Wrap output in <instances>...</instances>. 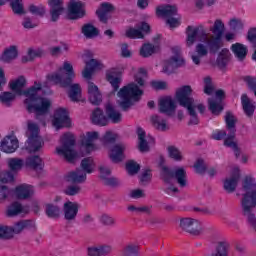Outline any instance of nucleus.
I'll return each mask as SVG.
<instances>
[{"label":"nucleus","mask_w":256,"mask_h":256,"mask_svg":"<svg viewBox=\"0 0 256 256\" xmlns=\"http://www.w3.org/2000/svg\"><path fill=\"white\" fill-rule=\"evenodd\" d=\"M175 109H177V105L175 104V100L171 97H166L160 100L159 102V113H165L168 117H171L175 113Z\"/></svg>","instance_id":"obj_23"},{"label":"nucleus","mask_w":256,"mask_h":256,"mask_svg":"<svg viewBox=\"0 0 256 256\" xmlns=\"http://www.w3.org/2000/svg\"><path fill=\"white\" fill-rule=\"evenodd\" d=\"M93 171H95V162L93 161V158H84L80 163V168L67 173L65 181L74 184L85 183V181H87V174L91 175Z\"/></svg>","instance_id":"obj_7"},{"label":"nucleus","mask_w":256,"mask_h":256,"mask_svg":"<svg viewBox=\"0 0 256 256\" xmlns=\"http://www.w3.org/2000/svg\"><path fill=\"white\" fill-rule=\"evenodd\" d=\"M81 33L86 37V39H93L99 35V29L91 23L84 24L81 29Z\"/></svg>","instance_id":"obj_43"},{"label":"nucleus","mask_w":256,"mask_h":256,"mask_svg":"<svg viewBox=\"0 0 256 256\" xmlns=\"http://www.w3.org/2000/svg\"><path fill=\"white\" fill-rule=\"evenodd\" d=\"M143 95V90L134 82L122 87L117 96L119 97L118 106L122 111H129L133 107V101H139Z\"/></svg>","instance_id":"obj_6"},{"label":"nucleus","mask_w":256,"mask_h":256,"mask_svg":"<svg viewBox=\"0 0 256 256\" xmlns=\"http://www.w3.org/2000/svg\"><path fill=\"white\" fill-rule=\"evenodd\" d=\"M57 155H61L68 163H75L79 153L75 150V136L71 133H66L62 139V146L56 148Z\"/></svg>","instance_id":"obj_9"},{"label":"nucleus","mask_w":256,"mask_h":256,"mask_svg":"<svg viewBox=\"0 0 256 256\" xmlns=\"http://www.w3.org/2000/svg\"><path fill=\"white\" fill-rule=\"evenodd\" d=\"M229 242L219 241L216 243L214 250L210 256H229Z\"/></svg>","instance_id":"obj_36"},{"label":"nucleus","mask_w":256,"mask_h":256,"mask_svg":"<svg viewBox=\"0 0 256 256\" xmlns=\"http://www.w3.org/2000/svg\"><path fill=\"white\" fill-rule=\"evenodd\" d=\"M138 73L139 74L135 76V82L139 87H145V77H147V70L140 68Z\"/></svg>","instance_id":"obj_60"},{"label":"nucleus","mask_w":256,"mask_h":256,"mask_svg":"<svg viewBox=\"0 0 256 256\" xmlns=\"http://www.w3.org/2000/svg\"><path fill=\"white\" fill-rule=\"evenodd\" d=\"M17 95L13 92H2L0 94V101L2 105L5 107H11V103L15 101Z\"/></svg>","instance_id":"obj_50"},{"label":"nucleus","mask_w":256,"mask_h":256,"mask_svg":"<svg viewBox=\"0 0 256 256\" xmlns=\"http://www.w3.org/2000/svg\"><path fill=\"white\" fill-rule=\"evenodd\" d=\"M225 123H226V129L230 131V133H237V129L235 128L237 125V117L233 114V112H226L225 114Z\"/></svg>","instance_id":"obj_44"},{"label":"nucleus","mask_w":256,"mask_h":256,"mask_svg":"<svg viewBox=\"0 0 256 256\" xmlns=\"http://www.w3.org/2000/svg\"><path fill=\"white\" fill-rule=\"evenodd\" d=\"M19 149V140L15 136H6L0 142V151L15 153Z\"/></svg>","instance_id":"obj_19"},{"label":"nucleus","mask_w":256,"mask_h":256,"mask_svg":"<svg viewBox=\"0 0 256 256\" xmlns=\"http://www.w3.org/2000/svg\"><path fill=\"white\" fill-rule=\"evenodd\" d=\"M102 141L105 144L115 143V141H117V135L113 134V132H111V131H107L104 134Z\"/></svg>","instance_id":"obj_63"},{"label":"nucleus","mask_w":256,"mask_h":256,"mask_svg":"<svg viewBox=\"0 0 256 256\" xmlns=\"http://www.w3.org/2000/svg\"><path fill=\"white\" fill-rule=\"evenodd\" d=\"M12 239L14 238L11 226L0 224V241H11Z\"/></svg>","instance_id":"obj_53"},{"label":"nucleus","mask_w":256,"mask_h":256,"mask_svg":"<svg viewBox=\"0 0 256 256\" xmlns=\"http://www.w3.org/2000/svg\"><path fill=\"white\" fill-rule=\"evenodd\" d=\"M208 109L209 111H211L212 115H221V113L223 112V105H221V102H217L209 98Z\"/></svg>","instance_id":"obj_52"},{"label":"nucleus","mask_w":256,"mask_h":256,"mask_svg":"<svg viewBox=\"0 0 256 256\" xmlns=\"http://www.w3.org/2000/svg\"><path fill=\"white\" fill-rule=\"evenodd\" d=\"M179 227L190 235L198 236L203 233V226H201V222L197 219L180 218Z\"/></svg>","instance_id":"obj_12"},{"label":"nucleus","mask_w":256,"mask_h":256,"mask_svg":"<svg viewBox=\"0 0 256 256\" xmlns=\"http://www.w3.org/2000/svg\"><path fill=\"white\" fill-rule=\"evenodd\" d=\"M194 169L195 173H197L198 175H205V173H207V169H209V166L207 165V162L203 160V158H199L194 163Z\"/></svg>","instance_id":"obj_54"},{"label":"nucleus","mask_w":256,"mask_h":256,"mask_svg":"<svg viewBox=\"0 0 256 256\" xmlns=\"http://www.w3.org/2000/svg\"><path fill=\"white\" fill-rule=\"evenodd\" d=\"M159 45H154L151 43H145L140 48V56L147 58L151 57V55H155V53H159Z\"/></svg>","instance_id":"obj_40"},{"label":"nucleus","mask_w":256,"mask_h":256,"mask_svg":"<svg viewBox=\"0 0 256 256\" xmlns=\"http://www.w3.org/2000/svg\"><path fill=\"white\" fill-rule=\"evenodd\" d=\"M88 99L92 105H101L103 102V95L99 91V87L91 81H88Z\"/></svg>","instance_id":"obj_22"},{"label":"nucleus","mask_w":256,"mask_h":256,"mask_svg":"<svg viewBox=\"0 0 256 256\" xmlns=\"http://www.w3.org/2000/svg\"><path fill=\"white\" fill-rule=\"evenodd\" d=\"M126 170L129 175H137L141 170V166L137 162L131 160L126 164Z\"/></svg>","instance_id":"obj_58"},{"label":"nucleus","mask_w":256,"mask_h":256,"mask_svg":"<svg viewBox=\"0 0 256 256\" xmlns=\"http://www.w3.org/2000/svg\"><path fill=\"white\" fill-rule=\"evenodd\" d=\"M129 197H131V199H143L146 197L145 190H141V189L132 190L129 194Z\"/></svg>","instance_id":"obj_64"},{"label":"nucleus","mask_w":256,"mask_h":256,"mask_svg":"<svg viewBox=\"0 0 256 256\" xmlns=\"http://www.w3.org/2000/svg\"><path fill=\"white\" fill-rule=\"evenodd\" d=\"M17 57H19V50L17 49V46L12 45L4 49L0 56V61L1 63H13Z\"/></svg>","instance_id":"obj_28"},{"label":"nucleus","mask_w":256,"mask_h":256,"mask_svg":"<svg viewBox=\"0 0 256 256\" xmlns=\"http://www.w3.org/2000/svg\"><path fill=\"white\" fill-rule=\"evenodd\" d=\"M216 63L220 69H225V67H227V63H229V50H221L216 60Z\"/></svg>","instance_id":"obj_49"},{"label":"nucleus","mask_w":256,"mask_h":256,"mask_svg":"<svg viewBox=\"0 0 256 256\" xmlns=\"http://www.w3.org/2000/svg\"><path fill=\"white\" fill-rule=\"evenodd\" d=\"M14 193H15L16 199L25 200V199H30V197H33L34 191H33V187L27 184H22L15 188Z\"/></svg>","instance_id":"obj_30"},{"label":"nucleus","mask_w":256,"mask_h":256,"mask_svg":"<svg viewBox=\"0 0 256 256\" xmlns=\"http://www.w3.org/2000/svg\"><path fill=\"white\" fill-rule=\"evenodd\" d=\"M87 253L89 256H106L111 253V246H93L88 247Z\"/></svg>","instance_id":"obj_39"},{"label":"nucleus","mask_w":256,"mask_h":256,"mask_svg":"<svg viewBox=\"0 0 256 256\" xmlns=\"http://www.w3.org/2000/svg\"><path fill=\"white\" fill-rule=\"evenodd\" d=\"M48 5L50 7V21L52 23H57V21H59V17H61V15H63V11H65L63 0H48Z\"/></svg>","instance_id":"obj_16"},{"label":"nucleus","mask_w":256,"mask_h":256,"mask_svg":"<svg viewBox=\"0 0 256 256\" xmlns=\"http://www.w3.org/2000/svg\"><path fill=\"white\" fill-rule=\"evenodd\" d=\"M26 137H28L27 149L30 153H37V151H41V149L45 145L43 138L39 136V126H37V124L35 123L28 124Z\"/></svg>","instance_id":"obj_10"},{"label":"nucleus","mask_w":256,"mask_h":256,"mask_svg":"<svg viewBox=\"0 0 256 256\" xmlns=\"http://www.w3.org/2000/svg\"><path fill=\"white\" fill-rule=\"evenodd\" d=\"M180 67H185V59L170 57L168 60L164 61L162 73L173 75Z\"/></svg>","instance_id":"obj_17"},{"label":"nucleus","mask_w":256,"mask_h":256,"mask_svg":"<svg viewBox=\"0 0 256 256\" xmlns=\"http://www.w3.org/2000/svg\"><path fill=\"white\" fill-rule=\"evenodd\" d=\"M10 89L14 91L16 95H24L26 97L24 103L27 105V111L29 113H36V119L41 120V117L47 115L51 109V100L43 98L39 95V91L42 89V84L34 82V86L30 87L27 90H23L27 85V80L25 76H19L13 82H10Z\"/></svg>","instance_id":"obj_2"},{"label":"nucleus","mask_w":256,"mask_h":256,"mask_svg":"<svg viewBox=\"0 0 256 256\" xmlns=\"http://www.w3.org/2000/svg\"><path fill=\"white\" fill-rule=\"evenodd\" d=\"M49 51L52 57H59L63 51L66 53L69 51V45L67 43H60V46L52 47Z\"/></svg>","instance_id":"obj_55"},{"label":"nucleus","mask_w":256,"mask_h":256,"mask_svg":"<svg viewBox=\"0 0 256 256\" xmlns=\"http://www.w3.org/2000/svg\"><path fill=\"white\" fill-rule=\"evenodd\" d=\"M85 65L86 66L82 71V77H84V79H88V81H90L93 77V73L97 71V69H103V63L97 59H90L85 62Z\"/></svg>","instance_id":"obj_21"},{"label":"nucleus","mask_w":256,"mask_h":256,"mask_svg":"<svg viewBox=\"0 0 256 256\" xmlns=\"http://www.w3.org/2000/svg\"><path fill=\"white\" fill-rule=\"evenodd\" d=\"M8 167L10 171H21L23 169V165H25V161L21 158H8L7 159Z\"/></svg>","instance_id":"obj_48"},{"label":"nucleus","mask_w":256,"mask_h":256,"mask_svg":"<svg viewBox=\"0 0 256 256\" xmlns=\"http://www.w3.org/2000/svg\"><path fill=\"white\" fill-rule=\"evenodd\" d=\"M241 103L245 115H247L248 117H253L256 106L255 104L251 103V99H249V96H247V94H242Z\"/></svg>","instance_id":"obj_35"},{"label":"nucleus","mask_w":256,"mask_h":256,"mask_svg":"<svg viewBox=\"0 0 256 256\" xmlns=\"http://www.w3.org/2000/svg\"><path fill=\"white\" fill-rule=\"evenodd\" d=\"M156 15L158 17H165L167 19L171 17H175V15H177V6L175 5L159 6L156 9Z\"/></svg>","instance_id":"obj_31"},{"label":"nucleus","mask_w":256,"mask_h":256,"mask_svg":"<svg viewBox=\"0 0 256 256\" xmlns=\"http://www.w3.org/2000/svg\"><path fill=\"white\" fill-rule=\"evenodd\" d=\"M86 4L80 0H70L67 5L68 19L70 21H78V19H83L87 15V10H85Z\"/></svg>","instance_id":"obj_11"},{"label":"nucleus","mask_w":256,"mask_h":256,"mask_svg":"<svg viewBox=\"0 0 256 256\" xmlns=\"http://www.w3.org/2000/svg\"><path fill=\"white\" fill-rule=\"evenodd\" d=\"M15 181V176L13 175V172H4L0 176V183H13Z\"/></svg>","instance_id":"obj_62"},{"label":"nucleus","mask_w":256,"mask_h":256,"mask_svg":"<svg viewBox=\"0 0 256 256\" xmlns=\"http://www.w3.org/2000/svg\"><path fill=\"white\" fill-rule=\"evenodd\" d=\"M137 136H138V141H139L138 149H139L140 153H148L150 148H149V143L145 139V137H146L145 130H143V128H141V127L137 128Z\"/></svg>","instance_id":"obj_38"},{"label":"nucleus","mask_w":256,"mask_h":256,"mask_svg":"<svg viewBox=\"0 0 256 256\" xmlns=\"http://www.w3.org/2000/svg\"><path fill=\"white\" fill-rule=\"evenodd\" d=\"M105 115L107 119V123H114V125H117L123 121V114H121V111L117 110L113 104L110 102L105 104Z\"/></svg>","instance_id":"obj_18"},{"label":"nucleus","mask_w":256,"mask_h":256,"mask_svg":"<svg viewBox=\"0 0 256 256\" xmlns=\"http://www.w3.org/2000/svg\"><path fill=\"white\" fill-rule=\"evenodd\" d=\"M127 149V145L124 143H118L111 149L110 159L113 163H121L125 159L124 151Z\"/></svg>","instance_id":"obj_27"},{"label":"nucleus","mask_w":256,"mask_h":256,"mask_svg":"<svg viewBox=\"0 0 256 256\" xmlns=\"http://www.w3.org/2000/svg\"><path fill=\"white\" fill-rule=\"evenodd\" d=\"M167 153H168V157L172 159V161H177V162L183 161V152H181V150H179V148H177L176 146H173V145L168 146Z\"/></svg>","instance_id":"obj_46"},{"label":"nucleus","mask_w":256,"mask_h":256,"mask_svg":"<svg viewBox=\"0 0 256 256\" xmlns=\"http://www.w3.org/2000/svg\"><path fill=\"white\" fill-rule=\"evenodd\" d=\"M230 30L234 33H237L239 31H243V27H245V24L243 23L242 19L233 18L229 22Z\"/></svg>","instance_id":"obj_56"},{"label":"nucleus","mask_w":256,"mask_h":256,"mask_svg":"<svg viewBox=\"0 0 256 256\" xmlns=\"http://www.w3.org/2000/svg\"><path fill=\"white\" fill-rule=\"evenodd\" d=\"M241 179V173L239 172V168H234L231 177L226 178L223 182V188L227 193H235L237 190V185H239V181Z\"/></svg>","instance_id":"obj_15"},{"label":"nucleus","mask_w":256,"mask_h":256,"mask_svg":"<svg viewBox=\"0 0 256 256\" xmlns=\"http://www.w3.org/2000/svg\"><path fill=\"white\" fill-rule=\"evenodd\" d=\"M64 219L71 223L77 219V213H79V204L77 202L67 201L63 205Z\"/></svg>","instance_id":"obj_20"},{"label":"nucleus","mask_w":256,"mask_h":256,"mask_svg":"<svg viewBox=\"0 0 256 256\" xmlns=\"http://www.w3.org/2000/svg\"><path fill=\"white\" fill-rule=\"evenodd\" d=\"M106 81L110 83L113 91H119V85H121V76L117 68H110L106 71Z\"/></svg>","instance_id":"obj_25"},{"label":"nucleus","mask_w":256,"mask_h":256,"mask_svg":"<svg viewBox=\"0 0 256 256\" xmlns=\"http://www.w3.org/2000/svg\"><path fill=\"white\" fill-rule=\"evenodd\" d=\"M122 256H139V244L135 242H129L122 248Z\"/></svg>","instance_id":"obj_41"},{"label":"nucleus","mask_w":256,"mask_h":256,"mask_svg":"<svg viewBox=\"0 0 256 256\" xmlns=\"http://www.w3.org/2000/svg\"><path fill=\"white\" fill-rule=\"evenodd\" d=\"M53 125L57 129L62 127H71V118H69V112L65 108H58L54 113Z\"/></svg>","instance_id":"obj_14"},{"label":"nucleus","mask_w":256,"mask_h":256,"mask_svg":"<svg viewBox=\"0 0 256 256\" xmlns=\"http://www.w3.org/2000/svg\"><path fill=\"white\" fill-rule=\"evenodd\" d=\"M242 189L245 192L242 194L240 201V207L243 217H246L249 225L256 231V217H255V207H256V184L253 178L246 176L244 178Z\"/></svg>","instance_id":"obj_4"},{"label":"nucleus","mask_w":256,"mask_h":256,"mask_svg":"<svg viewBox=\"0 0 256 256\" xmlns=\"http://www.w3.org/2000/svg\"><path fill=\"white\" fill-rule=\"evenodd\" d=\"M176 99L181 107L187 109L190 120L188 125H199V116L195 108L197 103L195 98H193V89L189 85L182 86L176 91Z\"/></svg>","instance_id":"obj_5"},{"label":"nucleus","mask_w":256,"mask_h":256,"mask_svg":"<svg viewBox=\"0 0 256 256\" xmlns=\"http://www.w3.org/2000/svg\"><path fill=\"white\" fill-rule=\"evenodd\" d=\"M100 222L102 223V225H105L106 227H113L115 225V218L107 214H103L100 217Z\"/></svg>","instance_id":"obj_61"},{"label":"nucleus","mask_w":256,"mask_h":256,"mask_svg":"<svg viewBox=\"0 0 256 256\" xmlns=\"http://www.w3.org/2000/svg\"><path fill=\"white\" fill-rule=\"evenodd\" d=\"M100 179H102L104 185H108L110 187H119L121 185V181L115 177H109L111 175V170L109 168H105L101 166L100 168Z\"/></svg>","instance_id":"obj_26"},{"label":"nucleus","mask_w":256,"mask_h":256,"mask_svg":"<svg viewBox=\"0 0 256 256\" xmlns=\"http://www.w3.org/2000/svg\"><path fill=\"white\" fill-rule=\"evenodd\" d=\"M160 179L166 185H171V180L175 179L179 187H187V170L184 167L171 169L167 166H162L160 170Z\"/></svg>","instance_id":"obj_8"},{"label":"nucleus","mask_w":256,"mask_h":256,"mask_svg":"<svg viewBox=\"0 0 256 256\" xmlns=\"http://www.w3.org/2000/svg\"><path fill=\"white\" fill-rule=\"evenodd\" d=\"M7 3H9L14 15H27L25 5H23V0H0V7H3V5H6Z\"/></svg>","instance_id":"obj_24"},{"label":"nucleus","mask_w":256,"mask_h":256,"mask_svg":"<svg viewBox=\"0 0 256 256\" xmlns=\"http://www.w3.org/2000/svg\"><path fill=\"white\" fill-rule=\"evenodd\" d=\"M64 193L68 196V197H75V195H79V193H81V186L78 184H71L68 185L65 189H64Z\"/></svg>","instance_id":"obj_57"},{"label":"nucleus","mask_w":256,"mask_h":256,"mask_svg":"<svg viewBox=\"0 0 256 256\" xmlns=\"http://www.w3.org/2000/svg\"><path fill=\"white\" fill-rule=\"evenodd\" d=\"M99 139V132H87L81 140V144L85 147L87 153H91L90 149L93 151L95 149V141Z\"/></svg>","instance_id":"obj_29"},{"label":"nucleus","mask_w":256,"mask_h":256,"mask_svg":"<svg viewBox=\"0 0 256 256\" xmlns=\"http://www.w3.org/2000/svg\"><path fill=\"white\" fill-rule=\"evenodd\" d=\"M54 85H60L64 89H69L68 97L76 103L81 97V85L73 84L75 79V70L73 65L68 61L64 62L63 67L60 68L59 72H55L47 76Z\"/></svg>","instance_id":"obj_3"},{"label":"nucleus","mask_w":256,"mask_h":256,"mask_svg":"<svg viewBox=\"0 0 256 256\" xmlns=\"http://www.w3.org/2000/svg\"><path fill=\"white\" fill-rule=\"evenodd\" d=\"M45 214L49 219H59L61 217V208L55 204L48 203L45 205Z\"/></svg>","instance_id":"obj_42"},{"label":"nucleus","mask_w":256,"mask_h":256,"mask_svg":"<svg viewBox=\"0 0 256 256\" xmlns=\"http://www.w3.org/2000/svg\"><path fill=\"white\" fill-rule=\"evenodd\" d=\"M25 164L26 167H30V169H33L34 171H42L43 167H45L43 160L37 155L28 157Z\"/></svg>","instance_id":"obj_37"},{"label":"nucleus","mask_w":256,"mask_h":256,"mask_svg":"<svg viewBox=\"0 0 256 256\" xmlns=\"http://www.w3.org/2000/svg\"><path fill=\"white\" fill-rule=\"evenodd\" d=\"M209 31L213 35L209 36L205 26H188L186 28V45L193 47L196 41H200L195 46V51L191 54L194 65H201V58L207 55H217L223 47V33H225V23L223 20L216 19L210 26Z\"/></svg>","instance_id":"obj_1"},{"label":"nucleus","mask_w":256,"mask_h":256,"mask_svg":"<svg viewBox=\"0 0 256 256\" xmlns=\"http://www.w3.org/2000/svg\"><path fill=\"white\" fill-rule=\"evenodd\" d=\"M231 51L235 55V57H237L238 61H245L249 50L247 49V46L237 42L235 44H232Z\"/></svg>","instance_id":"obj_33"},{"label":"nucleus","mask_w":256,"mask_h":256,"mask_svg":"<svg viewBox=\"0 0 256 256\" xmlns=\"http://www.w3.org/2000/svg\"><path fill=\"white\" fill-rule=\"evenodd\" d=\"M151 123L157 131H165L167 129V120L161 118L159 115L151 116Z\"/></svg>","instance_id":"obj_47"},{"label":"nucleus","mask_w":256,"mask_h":256,"mask_svg":"<svg viewBox=\"0 0 256 256\" xmlns=\"http://www.w3.org/2000/svg\"><path fill=\"white\" fill-rule=\"evenodd\" d=\"M151 33V26L147 22H140L136 28H130L126 31L128 39H145L146 35Z\"/></svg>","instance_id":"obj_13"},{"label":"nucleus","mask_w":256,"mask_h":256,"mask_svg":"<svg viewBox=\"0 0 256 256\" xmlns=\"http://www.w3.org/2000/svg\"><path fill=\"white\" fill-rule=\"evenodd\" d=\"M92 123L100 127H106V125H108L107 115H105L101 108H96L92 112Z\"/></svg>","instance_id":"obj_32"},{"label":"nucleus","mask_w":256,"mask_h":256,"mask_svg":"<svg viewBox=\"0 0 256 256\" xmlns=\"http://www.w3.org/2000/svg\"><path fill=\"white\" fill-rule=\"evenodd\" d=\"M31 220H21L14 224L13 226H10L13 238H15V235H19L23 231V229H27V227H31L32 225Z\"/></svg>","instance_id":"obj_45"},{"label":"nucleus","mask_w":256,"mask_h":256,"mask_svg":"<svg viewBox=\"0 0 256 256\" xmlns=\"http://www.w3.org/2000/svg\"><path fill=\"white\" fill-rule=\"evenodd\" d=\"M21 213H29V206H23L19 202H13L7 210L8 217H16V215H21Z\"/></svg>","instance_id":"obj_34"},{"label":"nucleus","mask_w":256,"mask_h":256,"mask_svg":"<svg viewBox=\"0 0 256 256\" xmlns=\"http://www.w3.org/2000/svg\"><path fill=\"white\" fill-rule=\"evenodd\" d=\"M215 88L213 87V81L211 80V76H206L204 78V93L206 95H213Z\"/></svg>","instance_id":"obj_59"},{"label":"nucleus","mask_w":256,"mask_h":256,"mask_svg":"<svg viewBox=\"0 0 256 256\" xmlns=\"http://www.w3.org/2000/svg\"><path fill=\"white\" fill-rule=\"evenodd\" d=\"M29 13L31 15H35L36 17H45V14L47 13V10L45 9V6L42 4L40 5H35V4H30L28 7Z\"/></svg>","instance_id":"obj_51"}]
</instances>
